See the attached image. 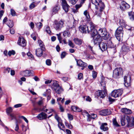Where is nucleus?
I'll return each instance as SVG.
<instances>
[{"mask_svg": "<svg viewBox=\"0 0 134 134\" xmlns=\"http://www.w3.org/2000/svg\"><path fill=\"white\" fill-rule=\"evenodd\" d=\"M90 31L91 35V38L94 44H99L101 41V38L99 35L97 34V32L95 29V26L94 24H90Z\"/></svg>", "mask_w": 134, "mask_h": 134, "instance_id": "f257e3e1", "label": "nucleus"}, {"mask_svg": "<svg viewBox=\"0 0 134 134\" xmlns=\"http://www.w3.org/2000/svg\"><path fill=\"white\" fill-rule=\"evenodd\" d=\"M97 32L98 35L104 40H107L109 37V34L105 29H100Z\"/></svg>", "mask_w": 134, "mask_h": 134, "instance_id": "f03ea898", "label": "nucleus"}, {"mask_svg": "<svg viewBox=\"0 0 134 134\" xmlns=\"http://www.w3.org/2000/svg\"><path fill=\"white\" fill-rule=\"evenodd\" d=\"M64 21L61 20L59 21H54V27L55 29L57 31L61 30V29L64 27Z\"/></svg>", "mask_w": 134, "mask_h": 134, "instance_id": "7ed1b4c3", "label": "nucleus"}, {"mask_svg": "<svg viewBox=\"0 0 134 134\" xmlns=\"http://www.w3.org/2000/svg\"><path fill=\"white\" fill-rule=\"evenodd\" d=\"M115 36L117 39L120 41L122 39L123 36V28L121 27H118L115 32Z\"/></svg>", "mask_w": 134, "mask_h": 134, "instance_id": "20e7f679", "label": "nucleus"}, {"mask_svg": "<svg viewBox=\"0 0 134 134\" xmlns=\"http://www.w3.org/2000/svg\"><path fill=\"white\" fill-rule=\"evenodd\" d=\"M122 73L123 70L121 68H116L113 71V76L115 78H118Z\"/></svg>", "mask_w": 134, "mask_h": 134, "instance_id": "39448f33", "label": "nucleus"}, {"mask_svg": "<svg viewBox=\"0 0 134 134\" xmlns=\"http://www.w3.org/2000/svg\"><path fill=\"white\" fill-rule=\"evenodd\" d=\"M123 91L122 89L114 90L111 92V96L114 98L118 97L121 95Z\"/></svg>", "mask_w": 134, "mask_h": 134, "instance_id": "423d86ee", "label": "nucleus"}, {"mask_svg": "<svg viewBox=\"0 0 134 134\" xmlns=\"http://www.w3.org/2000/svg\"><path fill=\"white\" fill-rule=\"evenodd\" d=\"M95 0L96 2L95 3V5L96 6V9H99V8L100 12L102 11L104 9L105 7V5L104 3L101 1L99 2V3H98L96 0Z\"/></svg>", "mask_w": 134, "mask_h": 134, "instance_id": "0eeeda50", "label": "nucleus"}, {"mask_svg": "<svg viewBox=\"0 0 134 134\" xmlns=\"http://www.w3.org/2000/svg\"><path fill=\"white\" fill-rule=\"evenodd\" d=\"M79 29L81 32L83 33H91L90 30L88 28V27L87 25H81L79 27Z\"/></svg>", "mask_w": 134, "mask_h": 134, "instance_id": "6e6552de", "label": "nucleus"}, {"mask_svg": "<svg viewBox=\"0 0 134 134\" xmlns=\"http://www.w3.org/2000/svg\"><path fill=\"white\" fill-rule=\"evenodd\" d=\"M106 90H98L97 92V94L98 97L100 98H103L106 96Z\"/></svg>", "mask_w": 134, "mask_h": 134, "instance_id": "1a4fd4ad", "label": "nucleus"}, {"mask_svg": "<svg viewBox=\"0 0 134 134\" xmlns=\"http://www.w3.org/2000/svg\"><path fill=\"white\" fill-rule=\"evenodd\" d=\"M63 8L65 12H67L69 10V6L67 4L65 0H62Z\"/></svg>", "mask_w": 134, "mask_h": 134, "instance_id": "9d476101", "label": "nucleus"}, {"mask_svg": "<svg viewBox=\"0 0 134 134\" xmlns=\"http://www.w3.org/2000/svg\"><path fill=\"white\" fill-rule=\"evenodd\" d=\"M130 7V5L124 1L122 2L120 5V8L123 10L126 9H127Z\"/></svg>", "mask_w": 134, "mask_h": 134, "instance_id": "9b49d317", "label": "nucleus"}, {"mask_svg": "<svg viewBox=\"0 0 134 134\" xmlns=\"http://www.w3.org/2000/svg\"><path fill=\"white\" fill-rule=\"evenodd\" d=\"M18 43L22 47H25L26 45L25 41L23 37L22 38L20 37H19Z\"/></svg>", "mask_w": 134, "mask_h": 134, "instance_id": "f8f14e48", "label": "nucleus"}, {"mask_svg": "<svg viewBox=\"0 0 134 134\" xmlns=\"http://www.w3.org/2000/svg\"><path fill=\"white\" fill-rule=\"evenodd\" d=\"M77 63V65L80 66L86 67L87 65V63L83 62L81 60H77L75 59Z\"/></svg>", "mask_w": 134, "mask_h": 134, "instance_id": "ddd939ff", "label": "nucleus"}, {"mask_svg": "<svg viewBox=\"0 0 134 134\" xmlns=\"http://www.w3.org/2000/svg\"><path fill=\"white\" fill-rule=\"evenodd\" d=\"M111 114V111L109 110H104L99 112L100 115L103 116H106L110 115Z\"/></svg>", "mask_w": 134, "mask_h": 134, "instance_id": "4468645a", "label": "nucleus"}, {"mask_svg": "<svg viewBox=\"0 0 134 134\" xmlns=\"http://www.w3.org/2000/svg\"><path fill=\"white\" fill-rule=\"evenodd\" d=\"M98 45L102 51L105 50L107 48V45L104 42H100Z\"/></svg>", "mask_w": 134, "mask_h": 134, "instance_id": "2eb2a0df", "label": "nucleus"}, {"mask_svg": "<svg viewBox=\"0 0 134 134\" xmlns=\"http://www.w3.org/2000/svg\"><path fill=\"white\" fill-rule=\"evenodd\" d=\"M122 49L124 54H125L130 50L129 47L128 45L127 44L124 45L122 47Z\"/></svg>", "mask_w": 134, "mask_h": 134, "instance_id": "dca6fc26", "label": "nucleus"}, {"mask_svg": "<svg viewBox=\"0 0 134 134\" xmlns=\"http://www.w3.org/2000/svg\"><path fill=\"white\" fill-rule=\"evenodd\" d=\"M37 117L38 119L40 120L45 119L47 118V115L45 113H42L39 114Z\"/></svg>", "mask_w": 134, "mask_h": 134, "instance_id": "f3484780", "label": "nucleus"}, {"mask_svg": "<svg viewBox=\"0 0 134 134\" xmlns=\"http://www.w3.org/2000/svg\"><path fill=\"white\" fill-rule=\"evenodd\" d=\"M43 49L41 48H38L36 50V54L38 57H41L43 54Z\"/></svg>", "mask_w": 134, "mask_h": 134, "instance_id": "a211bd4d", "label": "nucleus"}, {"mask_svg": "<svg viewBox=\"0 0 134 134\" xmlns=\"http://www.w3.org/2000/svg\"><path fill=\"white\" fill-rule=\"evenodd\" d=\"M121 111L123 113L126 114H130L132 113L131 110L126 108H123L121 109Z\"/></svg>", "mask_w": 134, "mask_h": 134, "instance_id": "6ab92c4d", "label": "nucleus"}, {"mask_svg": "<svg viewBox=\"0 0 134 134\" xmlns=\"http://www.w3.org/2000/svg\"><path fill=\"white\" fill-rule=\"evenodd\" d=\"M100 83L102 86L103 87V89L104 90L106 89L105 87L106 82L105 81L103 77H102L100 81Z\"/></svg>", "mask_w": 134, "mask_h": 134, "instance_id": "aec40b11", "label": "nucleus"}, {"mask_svg": "<svg viewBox=\"0 0 134 134\" xmlns=\"http://www.w3.org/2000/svg\"><path fill=\"white\" fill-rule=\"evenodd\" d=\"M60 7L59 5H57L54 7L53 8L52 11L53 14H54L57 13L58 11L60 9Z\"/></svg>", "mask_w": 134, "mask_h": 134, "instance_id": "412c9836", "label": "nucleus"}, {"mask_svg": "<svg viewBox=\"0 0 134 134\" xmlns=\"http://www.w3.org/2000/svg\"><path fill=\"white\" fill-rule=\"evenodd\" d=\"M107 125V123H102L101 126L100 127L101 129L103 130L104 131H105L107 130L108 128L107 126H105Z\"/></svg>", "mask_w": 134, "mask_h": 134, "instance_id": "4be33fe9", "label": "nucleus"}, {"mask_svg": "<svg viewBox=\"0 0 134 134\" xmlns=\"http://www.w3.org/2000/svg\"><path fill=\"white\" fill-rule=\"evenodd\" d=\"M74 41L76 44L79 45H81L82 42V40L78 38H75Z\"/></svg>", "mask_w": 134, "mask_h": 134, "instance_id": "5701e85b", "label": "nucleus"}, {"mask_svg": "<svg viewBox=\"0 0 134 134\" xmlns=\"http://www.w3.org/2000/svg\"><path fill=\"white\" fill-rule=\"evenodd\" d=\"M21 75L25 76H29L31 75V73L30 71L26 70L22 72Z\"/></svg>", "mask_w": 134, "mask_h": 134, "instance_id": "b1692460", "label": "nucleus"}, {"mask_svg": "<svg viewBox=\"0 0 134 134\" xmlns=\"http://www.w3.org/2000/svg\"><path fill=\"white\" fill-rule=\"evenodd\" d=\"M84 14L86 18V20L87 21H90V18L89 15V13L87 12V10H85L84 12Z\"/></svg>", "mask_w": 134, "mask_h": 134, "instance_id": "393cba45", "label": "nucleus"}, {"mask_svg": "<svg viewBox=\"0 0 134 134\" xmlns=\"http://www.w3.org/2000/svg\"><path fill=\"white\" fill-rule=\"evenodd\" d=\"M125 119L126 120L127 122V126L128 127H130V125H129L128 124H131V118H130L129 116L127 115H124Z\"/></svg>", "mask_w": 134, "mask_h": 134, "instance_id": "a878e982", "label": "nucleus"}, {"mask_svg": "<svg viewBox=\"0 0 134 134\" xmlns=\"http://www.w3.org/2000/svg\"><path fill=\"white\" fill-rule=\"evenodd\" d=\"M107 47L110 48H113V49H114L115 48H114V46H113L111 41L110 40H109L108 41L107 43Z\"/></svg>", "mask_w": 134, "mask_h": 134, "instance_id": "bb28decb", "label": "nucleus"}, {"mask_svg": "<svg viewBox=\"0 0 134 134\" xmlns=\"http://www.w3.org/2000/svg\"><path fill=\"white\" fill-rule=\"evenodd\" d=\"M55 92L58 93L60 94L63 91V89L60 86L54 89Z\"/></svg>", "mask_w": 134, "mask_h": 134, "instance_id": "cd10ccee", "label": "nucleus"}, {"mask_svg": "<svg viewBox=\"0 0 134 134\" xmlns=\"http://www.w3.org/2000/svg\"><path fill=\"white\" fill-rule=\"evenodd\" d=\"M128 15L130 19L132 20H134V12H128Z\"/></svg>", "mask_w": 134, "mask_h": 134, "instance_id": "c85d7f7f", "label": "nucleus"}, {"mask_svg": "<svg viewBox=\"0 0 134 134\" xmlns=\"http://www.w3.org/2000/svg\"><path fill=\"white\" fill-rule=\"evenodd\" d=\"M58 126L59 128L62 130L64 131L65 129V127L64 124L61 122L58 124Z\"/></svg>", "mask_w": 134, "mask_h": 134, "instance_id": "c756f323", "label": "nucleus"}, {"mask_svg": "<svg viewBox=\"0 0 134 134\" xmlns=\"http://www.w3.org/2000/svg\"><path fill=\"white\" fill-rule=\"evenodd\" d=\"M124 84L125 86L128 87L130 85V81H129L128 82H127V77L126 76H124Z\"/></svg>", "mask_w": 134, "mask_h": 134, "instance_id": "7c9ffc66", "label": "nucleus"}, {"mask_svg": "<svg viewBox=\"0 0 134 134\" xmlns=\"http://www.w3.org/2000/svg\"><path fill=\"white\" fill-rule=\"evenodd\" d=\"M52 86L54 89L57 88L58 87L60 86L57 82L55 81H53Z\"/></svg>", "mask_w": 134, "mask_h": 134, "instance_id": "2f4dec72", "label": "nucleus"}, {"mask_svg": "<svg viewBox=\"0 0 134 134\" xmlns=\"http://www.w3.org/2000/svg\"><path fill=\"white\" fill-rule=\"evenodd\" d=\"M72 110L75 112H80L81 110L77 107L75 106H72L71 107Z\"/></svg>", "mask_w": 134, "mask_h": 134, "instance_id": "473e14b6", "label": "nucleus"}, {"mask_svg": "<svg viewBox=\"0 0 134 134\" xmlns=\"http://www.w3.org/2000/svg\"><path fill=\"white\" fill-rule=\"evenodd\" d=\"M38 43L39 45L41 48L42 49H44V46L43 42L41 40H38Z\"/></svg>", "mask_w": 134, "mask_h": 134, "instance_id": "72a5a7b5", "label": "nucleus"}, {"mask_svg": "<svg viewBox=\"0 0 134 134\" xmlns=\"http://www.w3.org/2000/svg\"><path fill=\"white\" fill-rule=\"evenodd\" d=\"M7 25L10 28L12 27L13 26L12 21L10 20H9L8 21Z\"/></svg>", "mask_w": 134, "mask_h": 134, "instance_id": "f704fd0d", "label": "nucleus"}, {"mask_svg": "<svg viewBox=\"0 0 134 134\" xmlns=\"http://www.w3.org/2000/svg\"><path fill=\"white\" fill-rule=\"evenodd\" d=\"M125 119L124 115L122 117L121 119V122L122 126H124L126 124Z\"/></svg>", "mask_w": 134, "mask_h": 134, "instance_id": "c9c22d12", "label": "nucleus"}, {"mask_svg": "<svg viewBox=\"0 0 134 134\" xmlns=\"http://www.w3.org/2000/svg\"><path fill=\"white\" fill-rule=\"evenodd\" d=\"M9 115L10 116L11 120H14L15 121L16 123L18 122V121L15 116L13 114H9Z\"/></svg>", "mask_w": 134, "mask_h": 134, "instance_id": "e433bc0d", "label": "nucleus"}, {"mask_svg": "<svg viewBox=\"0 0 134 134\" xmlns=\"http://www.w3.org/2000/svg\"><path fill=\"white\" fill-rule=\"evenodd\" d=\"M113 125L116 127H119V125L116 121V118H114L113 120Z\"/></svg>", "mask_w": 134, "mask_h": 134, "instance_id": "4c0bfd02", "label": "nucleus"}, {"mask_svg": "<svg viewBox=\"0 0 134 134\" xmlns=\"http://www.w3.org/2000/svg\"><path fill=\"white\" fill-rule=\"evenodd\" d=\"M12 111L13 109L12 108L10 107H9L6 109V112L8 115H9V114H11L10 113L12 112Z\"/></svg>", "mask_w": 134, "mask_h": 134, "instance_id": "58836bf2", "label": "nucleus"}, {"mask_svg": "<svg viewBox=\"0 0 134 134\" xmlns=\"http://www.w3.org/2000/svg\"><path fill=\"white\" fill-rule=\"evenodd\" d=\"M119 23L121 26H123L125 25V21L122 19H120Z\"/></svg>", "mask_w": 134, "mask_h": 134, "instance_id": "ea45409f", "label": "nucleus"}, {"mask_svg": "<svg viewBox=\"0 0 134 134\" xmlns=\"http://www.w3.org/2000/svg\"><path fill=\"white\" fill-rule=\"evenodd\" d=\"M55 118L58 122V123L62 121L61 118L57 114H55Z\"/></svg>", "mask_w": 134, "mask_h": 134, "instance_id": "a19ab883", "label": "nucleus"}, {"mask_svg": "<svg viewBox=\"0 0 134 134\" xmlns=\"http://www.w3.org/2000/svg\"><path fill=\"white\" fill-rule=\"evenodd\" d=\"M35 24L36 26L39 28H41L42 26V23L41 22L35 23Z\"/></svg>", "mask_w": 134, "mask_h": 134, "instance_id": "79ce46f5", "label": "nucleus"}, {"mask_svg": "<svg viewBox=\"0 0 134 134\" xmlns=\"http://www.w3.org/2000/svg\"><path fill=\"white\" fill-rule=\"evenodd\" d=\"M65 125L69 129H71L72 128V126L70 124H69L66 122H65Z\"/></svg>", "mask_w": 134, "mask_h": 134, "instance_id": "37998d69", "label": "nucleus"}, {"mask_svg": "<svg viewBox=\"0 0 134 134\" xmlns=\"http://www.w3.org/2000/svg\"><path fill=\"white\" fill-rule=\"evenodd\" d=\"M15 51L13 50L9 51L8 54L9 56H10L12 55H14L15 54Z\"/></svg>", "mask_w": 134, "mask_h": 134, "instance_id": "c03bdc74", "label": "nucleus"}, {"mask_svg": "<svg viewBox=\"0 0 134 134\" xmlns=\"http://www.w3.org/2000/svg\"><path fill=\"white\" fill-rule=\"evenodd\" d=\"M63 35L64 37L70 36V33L66 31H64L63 33Z\"/></svg>", "mask_w": 134, "mask_h": 134, "instance_id": "a18cd8bd", "label": "nucleus"}, {"mask_svg": "<svg viewBox=\"0 0 134 134\" xmlns=\"http://www.w3.org/2000/svg\"><path fill=\"white\" fill-rule=\"evenodd\" d=\"M10 13L12 16H14L16 15V12L15 11L12 9H10Z\"/></svg>", "mask_w": 134, "mask_h": 134, "instance_id": "49530a36", "label": "nucleus"}, {"mask_svg": "<svg viewBox=\"0 0 134 134\" xmlns=\"http://www.w3.org/2000/svg\"><path fill=\"white\" fill-rule=\"evenodd\" d=\"M84 97L87 101L90 102L92 100V99L91 98L88 96H85Z\"/></svg>", "mask_w": 134, "mask_h": 134, "instance_id": "de8ad7c7", "label": "nucleus"}, {"mask_svg": "<svg viewBox=\"0 0 134 134\" xmlns=\"http://www.w3.org/2000/svg\"><path fill=\"white\" fill-rule=\"evenodd\" d=\"M68 116L69 120H72L73 119V116L70 114H68Z\"/></svg>", "mask_w": 134, "mask_h": 134, "instance_id": "09e8293b", "label": "nucleus"}, {"mask_svg": "<svg viewBox=\"0 0 134 134\" xmlns=\"http://www.w3.org/2000/svg\"><path fill=\"white\" fill-rule=\"evenodd\" d=\"M68 44L72 48H74V45L72 42L70 40H69Z\"/></svg>", "mask_w": 134, "mask_h": 134, "instance_id": "8fccbe9b", "label": "nucleus"}, {"mask_svg": "<svg viewBox=\"0 0 134 134\" xmlns=\"http://www.w3.org/2000/svg\"><path fill=\"white\" fill-rule=\"evenodd\" d=\"M131 119L132 120V122H131V124H128L129 125H130V127H131L134 126V117H132L131 118Z\"/></svg>", "mask_w": 134, "mask_h": 134, "instance_id": "3c124183", "label": "nucleus"}, {"mask_svg": "<svg viewBox=\"0 0 134 134\" xmlns=\"http://www.w3.org/2000/svg\"><path fill=\"white\" fill-rule=\"evenodd\" d=\"M46 63L48 65H50L51 64V60L49 59L47 60L46 61Z\"/></svg>", "mask_w": 134, "mask_h": 134, "instance_id": "603ef678", "label": "nucleus"}, {"mask_svg": "<svg viewBox=\"0 0 134 134\" xmlns=\"http://www.w3.org/2000/svg\"><path fill=\"white\" fill-rule=\"evenodd\" d=\"M51 90L50 89H48L47 90L46 92V94H44V95L46 96L47 95H49L51 93Z\"/></svg>", "mask_w": 134, "mask_h": 134, "instance_id": "864d4df0", "label": "nucleus"}, {"mask_svg": "<svg viewBox=\"0 0 134 134\" xmlns=\"http://www.w3.org/2000/svg\"><path fill=\"white\" fill-rule=\"evenodd\" d=\"M46 32L48 34H50L51 33V31L50 30L49 27L47 26L46 29Z\"/></svg>", "mask_w": 134, "mask_h": 134, "instance_id": "5fc2aeb1", "label": "nucleus"}, {"mask_svg": "<svg viewBox=\"0 0 134 134\" xmlns=\"http://www.w3.org/2000/svg\"><path fill=\"white\" fill-rule=\"evenodd\" d=\"M69 2L72 4H74L76 3L77 0H68Z\"/></svg>", "mask_w": 134, "mask_h": 134, "instance_id": "6e6d98bb", "label": "nucleus"}, {"mask_svg": "<svg viewBox=\"0 0 134 134\" xmlns=\"http://www.w3.org/2000/svg\"><path fill=\"white\" fill-rule=\"evenodd\" d=\"M27 55L30 59L32 58H33V55L30 52H28L27 53Z\"/></svg>", "mask_w": 134, "mask_h": 134, "instance_id": "4d7b16f0", "label": "nucleus"}, {"mask_svg": "<svg viewBox=\"0 0 134 134\" xmlns=\"http://www.w3.org/2000/svg\"><path fill=\"white\" fill-rule=\"evenodd\" d=\"M86 115L88 117L87 120L90 121L91 120V115H90L87 112H86Z\"/></svg>", "mask_w": 134, "mask_h": 134, "instance_id": "13d9d810", "label": "nucleus"}, {"mask_svg": "<svg viewBox=\"0 0 134 134\" xmlns=\"http://www.w3.org/2000/svg\"><path fill=\"white\" fill-rule=\"evenodd\" d=\"M78 78L79 80H81L83 78V74L81 73H80L78 76Z\"/></svg>", "mask_w": 134, "mask_h": 134, "instance_id": "bf43d9fd", "label": "nucleus"}, {"mask_svg": "<svg viewBox=\"0 0 134 134\" xmlns=\"http://www.w3.org/2000/svg\"><path fill=\"white\" fill-rule=\"evenodd\" d=\"M97 73L95 71H93L92 72V76L94 78L96 77L97 76Z\"/></svg>", "mask_w": 134, "mask_h": 134, "instance_id": "052dcab7", "label": "nucleus"}, {"mask_svg": "<svg viewBox=\"0 0 134 134\" xmlns=\"http://www.w3.org/2000/svg\"><path fill=\"white\" fill-rule=\"evenodd\" d=\"M97 117V115L96 114H92L91 115V118L94 119L96 118Z\"/></svg>", "mask_w": 134, "mask_h": 134, "instance_id": "680f3d73", "label": "nucleus"}, {"mask_svg": "<svg viewBox=\"0 0 134 134\" xmlns=\"http://www.w3.org/2000/svg\"><path fill=\"white\" fill-rule=\"evenodd\" d=\"M22 104H18L14 105V107L15 108H17L21 107L22 106Z\"/></svg>", "mask_w": 134, "mask_h": 134, "instance_id": "e2e57ef3", "label": "nucleus"}, {"mask_svg": "<svg viewBox=\"0 0 134 134\" xmlns=\"http://www.w3.org/2000/svg\"><path fill=\"white\" fill-rule=\"evenodd\" d=\"M66 55V53L64 52H63L61 54V58H64Z\"/></svg>", "mask_w": 134, "mask_h": 134, "instance_id": "0e129e2a", "label": "nucleus"}, {"mask_svg": "<svg viewBox=\"0 0 134 134\" xmlns=\"http://www.w3.org/2000/svg\"><path fill=\"white\" fill-rule=\"evenodd\" d=\"M58 104H59V109L60 110V111L62 112H64V109L63 107L59 103H58Z\"/></svg>", "mask_w": 134, "mask_h": 134, "instance_id": "69168bd1", "label": "nucleus"}, {"mask_svg": "<svg viewBox=\"0 0 134 134\" xmlns=\"http://www.w3.org/2000/svg\"><path fill=\"white\" fill-rule=\"evenodd\" d=\"M35 7V5L34 3H32L30 6V7L31 9H32L34 8Z\"/></svg>", "mask_w": 134, "mask_h": 134, "instance_id": "338daca9", "label": "nucleus"}, {"mask_svg": "<svg viewBox=\"0 0 134 134\" xmlns=\"http://www.w3.org/2000/svg\"><path fill=\"white\" fill-rule=\"evenodd\" d=\"M57 35L58 36V40H59V42L60 43H61V40H62V38L60 36V34H57Z\"/></svg>", "mask_w": 134, "mask_h": 134, "instance_id": "774afa93", "label": "nucleus"}]
</instances>
